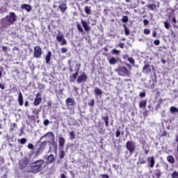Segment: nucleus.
<instances>
[{
    "label": "nucleus",
    "mask_w": 178,
    "mask_h": 178,
    "mask_svg": "<svg viewBox=\"0 0 178 178\" xmlns=\"http://www.w3.org/2000/svg\"><path fill=\"white\" fill-rule=\"evenodd\" d=\"M45 166H47L45 161L43 159H40L32 163L31 170L33 173H38V172H41Z\"/></svg>",
    "instance_id": "f257e3e1"
},
{
    "label": "nucleus",
    "mask_w": 178,
    "mask_h": 178,
    "mask_svg": "<svg viewBox=\"0 0 178 178\" xmlns=\"http://www.w3.org/2000/svg\"><path fill=\"white\" fill-rule=\"evenodd\" d=\"M16 14L15 13H9V15H7L5 19H1V24L3 27H8L12 24H15V22L17 20Z\"/></svg>",
    "instance_id": "f03ea898"
},
{
    "label": "nucleus",
    "mask_w": 178,
    "mask_h": 178,
    "mask_svg": "<svg viewBox=\"0 0 178 178\" xmlns=\"http://www.w3.org/2000/svg\"><path fill=\"white\" fill-rule=\"evenodd\" d=\"M115 72L118 73L119 76H130V71L126 67V66H119L116 70Z\"/></svg>",
    "instance_id": "7ed1b4c3"
},
{
    "label": "nucleus",
    "mask_w": 178,
    "mask_h": 178,
    "mask_svg": "<svg viewBox=\"0 0 178 178\" xmlns=\"http://www.w3.org/2000/svg\"><path fill=\"white\" fill-rule=\"evenodd\" d=\"M80 67H81V64H76L75 72L70 76V83H74L76 81V79H77V76H79V73H80Z\"/></svg>",
    "instance_id": "20e7f679"
},
{
    "label": "nucleus",
    "mask_w": 178,
    "mask_h": 178,
    "mask_svg": "<svg viewBox=\"0 0 178 178\" xmlns=\"http://www.w3.org/2000/svg\"><path fill=\"white\" fill-rule=\"evenodd\" d=\"M126 148L128 149L129 154H133L136 151V143L133 141L128 140L126 143Z\"/></svg>",
    "instance_id": "39448f33"
},
{
    "label": "nucleus",
    "mask_w": 178,
    "mask_h": 178,
    "mask_svg": "<svg viewBox=\"0 0 178 178\" xmlns=\"http://www.w3.org/2000/svg\"><path fill=\"white\" fill-rule=\"evenodd\" d=\"M47 143H48V142H47V141L41 142L40 143H39L38 145V148H37V151L35 152V155H40V154H41V152L44 151V149H45Z\"/></svg>",
    "instance_id": "423d86ee"
},
{
    "label": "nucleus",
    "mask_w": 178,
    "mask_h": 178,
    "mask_svg": "<svg viewBox=\"0 0 178 178\" xmlns=\"http://www.w3.org/2000/svg\"><path fill=\"white\" fill-rule=\"evenodd\" d=\"M41 55H42V50L41 49V47L35 46L34 47L33 51L34 58H41Z\"/></svg>",
    "instance_id": "0eeeda50"
},
{
    "label": "nucleus",
    "mask_w": 178,
    "mask_h": 178,
    "mask_svg": "<svg viewBox=\"0 0 178 178\" xmlns=\"http://www.w3.org/2000/svg\"><path fill=\"white\" fill-rule=\"evenodd\" d=\"M87 79H88L87 74H86V73H82L81 75L78 76L76 79V83L78 84H80V83H84L87 81Z\"/></svg>",
    "instance_id": "6e6552de"
},
{
    "label": "nucleus",
    "mask_w": 178,
    "mask_h": 178,
    "mask_svg": "<svg viewBox=\"0 0 178 178\" xmlns=\"http://www.w3.org/2000/svg\"><path fill=\"white\" fill-rule=\"evenodd\" d=\"M56 40L58 42H60L61 46L67 45V42L66 41V39H65L63 34L57 35Z\"/></svg>",
    "instance_id": "1a4fd4ad"
},
{
    "label": "nucleus",
    "mask_w": 178,
    "mask_h": 178,
    "mask_svg": "<svg viewBox=\"0 0 178 178\" xmlns=\"http://www.w3.org/2000/svg\"><path fill=\"white\" fill-rule=\"evenodd\" d=\"M42 101V98L41 97V94L38 93L36 95V97H35V100L33 102V105L35 106H38V105H40V104H41Z\"/></svg>",
    "instance_id": "9d476101"
},
{
    "label": "nucleus",
    "mask_w": 178,
    "mask_h": 178,
    "mask_svg": "<svg viewBox=\"0 0 178 178\" xmlns=\"http://www.w3.org/2000/svg\"><path fill=\"white\" fill-rule=\"evenodd\" d=\"M143 73L145 74H149L152 71L151 70V65L149 64H145L142 70Z\"/></svg>",
    "instance_id": "9b49d317"
},
{
    "label": "nucleus",
    "mask_w": 178,
    "mask_h": 178,
    "mask_svg": "<svg viewBox=\"0 0 178 178\" xmlns=\"http://www.w3.org/2000/svg\"><path fill=\"white\" fill-rule=\"evenodd\" d=\"M147 163H148V168H154L155 166V159L154 156L148 157L147 158Z\"/></svg>",
    "instance_id": "f8f14e48"
},
{
    "label": "nucleus",
    "mask_w": 178,
    "mask_h": 178,
    "mask_svg": "<svg viewBox=\"0 0 178 178\" xmlns=\"http://www.w3.org/2000/svg\"><path fill=\"white\" fill-rule=\"evenodd\" d=\"M65 104L67 108H70V106H74V100L72 99L71 97H68L65 100Z\"/></svg>",
    "instance_id": "ddd939ff"
},
{
    "label": "nucleus",
    "mask_w": 178,
    "mask_h": 178,
    "mask_svg": "<svg viewBox=\"0 0 178 178\" xmlns=\"http://www.w3.org/2000/svg\"><path fill=\"white\" fill-rule=\"evenodd\" d=\"M81 23L85 31H86V33H88V31H90V30H91V27L90 26H88V24H87V22L82 19L81 21Z\"/></svg>",
    "instance_id": "4468645a"
},
{
    "label": "nucleus",
    "mask_w": 178,
    "mask_h": 178,
    "mask_svg": "<svg viewBox=\"0 0 178 178\" xmlns=\"http://www.w3.org/2000/svg\"><path fill=\"white\" fill-rule=\"evenodd\" d=\"M58 8L60 9L62 13H65L67 10V5L65 3H63L59 5Z\"/></svg>",
    "instance_id": "2eb2a0df"
},
{
    "label": "nucleus",
    "mask_w": 178,
    "mask_h": 178,
    "mask_svg": "<svg viewBox=\"0 0 178 178\" xmlns=\"http://www.w3.org/2000/svg\"><path fill=\"white\" fill-rule=\"evenodd\" d=\"M65 138L63 137H59L58 138V145L60 147V148H63V147H65Z\"/></svg>",
    "instance_id": "dca6fc26"
},
{
    "label": "nucleus",
    "mask_w": 178,
    "mask_h": 178,
    "mask_svg": "<svg viewBox=\"0 0 178 178\" xmlns=\"http://www.w3.org/2000/svg\"><path fill=\"white\" fill-rule=\"evenodd\" d=\"M18 102L19 106H23V94L21 92L18 95Z\"/></svg>",
    "instance_id": "f3484780"
},
{
    "label": "nucleus",
    "mask_w": 178,
    "mask_h": 178,
    "mask_svg": "<svg viewBox=\"0 0 178 178\" xmlns=\"http://www.w3.org/2000/svg\"><path fill=\"white\" fill-rule=\"evenodd\" d=\"M139 108L140 109L147 108V100H142L139 102Z\"/></svg>",
    "instance_id": "a211bd4d"
},
{
    "label": "nucleus",
    "mask_w": 178,
    "mask_h": 178,
    "mask_svg": "<svg viewBox=\"0 0 178 178\" xmlns=\"http://www.w3.org/2000/svg\"><path fill=\"white\" fill-rule=\"evenodd\" d=\"M167 161L171 165H173V163H175V157L172 155L167 156Z\"/></svg>",
    "instance_id": "6ab92c4d"
},
{
    "label": "nucleus",
    "mask_w": 178,
    "mask_h": 178,
    "mask_svg": "<svg viewBox=\"0 0 178 178\" xmlns=\"http://www.w3.org/2000/svg\"><path fill=\"white\" fill-rule=\"evenodd\" d=\"M21 8L22 9H25L27 12H30L31 10V6L29 4H22Z\"/></svg>",
    "instance_id": "aec40b11"
},
{
    "label": "nucleus",
    "mask_w": 178,
    "mask_h": 178,
    "mask_svg": "<svg viewBox=\"0 0 178 178\" xmlns=\"http://www.w3.org/2000/svg\"><path fill=\"white\" fill-rule=\"evenodd\" d=\"M154 176L156 178H161V176H162V172H161L160 169H156L154 170Z\"/></svg>",
    "instance_id": "412c9836"
},
{
    "label": "nucleus",
    "mask_w": 178,
    "mask_h": 178,
    "mask_svg": "<svg viewBox=\"0 0 178 178\" xmlns=\"http://www.w3.org/2000/svg\"><path fill=\"white\" fill-rule=\"evenodd\" d=\"M51 56H52V52L48 51L45 57L46 63H49V62L51 61Z\"/></svg>",
    "instance_id": "4be33fe9"
},
{
    "label": "nucleus",
    "mask_w": 178,
    "mask_h": 178,
    "mask_svg": "<svg viewBox=\"0 0 178 178\" xmlns=\"http://www.w3.org/2000/svg\"><path fill=\"white\" fill-rule=\"evenodd\" d=\"M102 120H104L106 127H109V116L102 117Z\"/></svg>",
    "instance_id": "5701e85b"
},
{
    "label": "nucleus",
    "mask_w": 178,
    "mask_h": 178,
    "mask_svg": "<svg viewBox=\"0 0 178 178\" xmlns=\"http://www.w3.org/2000/svg\"><path fill=\"white\" fill-rule=\"evenodd\" d=\"M47 161L49 163H52L55 161V156H54V154H50L47 157Z\"/></svg>",
    "instance_id": "b1692460"
},
{
    "label": "nucleus",
    "mask_w": 178,
    "mask_h": 178,
    "mask_svg": "<svg viewBox=\"0 0 178 178\" xmlns=\"http://www.w3.org/2000/svg\"><path fill=\"white\" fill-rule=\"evenodd\" d=\"M108 62L110 65H116L118 63V59L115 58V57H111L109 60Z\"/></svg>",
    "instance_id": "393cba45"
},
{
    "label": "nucleus",
    "mask_w": 178,
    "mask_h": 178,
    "mask_svg": "<svg viewBox=\"0 0 178 178\" xmlns=\"http://www.w3.org/2000/svg\"><path fill=\"white\" fill-rule=\"evenodd\" d=\"M147 8L150 10H154L156 9V5L155 4H148L147 5Z\"/></svg>",
    "instance_id": "a878e982"
},
{
    "label": "nucleus",
    "mask_w": 178,
    "mask_h": 178,
    "mask_svg": "<svg viewBox=\"0 0 178 178\" xmlns=\"http://www.w3.org/2000/svg\"><path fill=\"white\" fill-rule=\"evenodd\" d=\"M95 94H96V95H102V90H101L99 88H95Z\"/></svg>",
    "instance_id": "bb28decb"
},
{
    "label": "nucleus",
    "mask_w": 178,
    "mask_h": 178,
    "mask_svg": "<svg viewBox=\"0 0 178 178\" xmlns=\"http://www.w3.org/2000/svg\"><path fill=\"white\" fill-rule=\"evenodd\" d=\"M123 26L124 29L125 35H130V30L129 29V28H127L126 24H123Z\"/></svg>",
    "instance_id": "cd10ccee"
},
{
    "label": "nucleus",
    "mask_w": 178,
    "mask_h": 178,
    "mask_svg": "<svg viewBox=\"0 0 178 178\" xmlns=\"http://www.w3.org/2000/svg\"><path fill=\"white\" fill-rule=\"evenodd\" d=\"M69 136H70V140H74V138H76V134L73 131L69 133Z\"/></svg>",
    "instance_id": "c85d7f7f"
},
{
    "label": "nucleus",
    "mask_w": 178,
    "mask_h": 178,
    "mask_svg": "<svg viewBox=\"0 0 178 178\" xmlns=\"http://www.w3.org/2000/svg\"><path fill=\"white\" fill-rule=\"evenodd\" d=\"M85 12L86 15H91V7L85 6Z\"/></svg>",
    "instance_id": "c756f323"
},
{
    "label": "nucleus",
    "mask_w": 178,
    "mask_h": 178,
    "mask_svg": "<svg viewBox=\"0 0 178 178\" xmlns=\"http://www.w3.org/2000/svg\"><path fill=\"white\" fill-rule=\"evenodd\" d=\"M163 24H164V27L167 30H169V27H172V26L170 25V24L168 21H165Z\"/></svg>",
    "instance_id": "7c9ffc66"
},
{
    "label": "nucleus",
    "mask_w": 178,
    "mask_h": 178,
    "mask_svg": "<svg viewBox=\"0 0 178 178\" xmlns=\"http://www.w3.org/2000/svg\"><path fill=\"white\" fill-rule=\"evenodd\" d=\"M139 163H140V165H144L145 163H147V161L145 160L144 158L143 157H140L138 159Z\"/></svg>",
    "instance_id": "2f4dec72"
},
{
    "label": "nucleus",
    "mask_w": 178,
    "mask_h": 178,
    "mask_svg": "<svg viewBox=\"0 0 178 178\" xmlns=\"http://www.w3.org/2000/svg\"><path fill=\"white\" fill-rule=\"evenodd\" d=\"M127 60L129 62V63H131V65H133V66H134V65L136 63V60H134V59L133 58L129 57L127 58Z\"/></svg>",
    "instance_id": "473e14b6"
},
{
    "label": "nucleus",
    "mask_w": 178,
    "mask_h": 178,
    "mask_svg": "<svg viewBox=\"0 0 178 178\" xmlns=\"http://www.w3.org/2000/svg\"><path fill=\"white\" fill-rule=\"evenodd\" d=\"M76 27L78 31H80L81 33H83L84 31V30L83 29V26H81L80 24H77Z\"/></svg>",
    "instance_id": "72a5a7b5"
},
{
    "label": "nucleus",
    "mask_w": 178,
    "mask_h": 178,
    "mask_svg": "<svg viewBox=\"0 0 178 178\" xmlns=\"http://www.w3.org/2000/svg\"><path fill=\"white\" fill-rule=\"evenodd\" d=\"M171 177H172V178H178V172H177V171H174V172L171 174Z\"/></svg>",
    "instance_id": "f704fd0d"
},
{
    "label": "nucleus",
    "mask_w": 178,
    "mask_h": 178,
    "mask_svg": "<svg viewBox=\"0 0 178 178\" xmlns=\"http://www.w3.org/2000/svg\"><path fill=\"white\" fill-rule=\"evenodd\" d=\"M70 63H72V60H68V64H69V68H68V70H69V71H70V72H73V66H72V65H71Z\"/></svg>",
    "instance_id": "c9c22d12"
},
{
    "label": "nucleus",
    "mask_w": 178,
    "mask_h": 178,
    "mask_svg": "<svg viewBox=\"0 0 178 178\" xmlns=\"http://www.w3.org/2000/svg\"><path fill=\"white\" fill-rule=\"evenodd\" d=\"M19 143H20L22 145H24L26 143H27V139L22 138L19 140Z\"/></svg>",
    "instance_id": "e433bc0d"
},
{
    "label": "nucleus",
    "mask_w": 178,
    "mask_h": 178,
    "mask_svg": "<svg viewBox=\"0 0 178 178\" xmlns=\"http://www.w3.org/2000/svg\"><path fill=\"white\" fill-rule=\"evenodd\" d=\"M121 20L123 23H127L129 22V17L124 16Z\"/></svg>",
    "instance_id": "4c0bfd02"
},
{
    "label": "nucleus",
    "mask_w": 178,
    "mask_h": 178,
    "mask_svg": "<svg viewBox=\"0 0 178 178\" xmlns=\"http://www.w3.org/2000/svg\"><path fill=\"white\" fill-rule=\"evenodd\" d=\"M120 53V51L116 49H113L111 52V54H113V55H118Z\"/></svg>",
    "instance_id": "58836bf2"
},
{
    "label": "nucleus",
    "mask_w": 178,
    "mask_h": 178,
    "mask_svg": "<svg viewBox=\"0 0 178 178\" xmlns=\"http://www.w3.org/2000/svg\"><path fill=\"white\" fill-rule=\"evenodd\" d=\"M16 127H17V124L14 122L11 124L10 130L13 131Z\"/></svg>",
    "instance_id": "ea45409f"
},
{
    "label": "nucleus",
    "mask_w": 178,
    "mask_h": 178,
    "mask_svg": "<svg viewBox=\"0 0 178 178\" xmlns=\"http://www.w3.org/2000/svg\"><path fill=\"white\" fill-rule=\"evenodd\" d=\"M65 158V151L62 150L60 152V159H63Z\"/></svg>",
    "instance_id": "a19ab883"
},
{
    "label": "nucleus",
    "mask_w": 178,
    "mask_h": 178,
    "mask_svg": "<svg viewBox=\"0 0 178 178\" xmlns=\"http://www.w3.org/2000/svg\"><path fill=\"white\" fill-rule=\"evenodd\" d=\"M143 33L144 34H146L147 35H148L149 34H150L151 31L148 29H145Z\"/></svg>",
    "instance_id": "79ce46f5"
},
{
    "label": "nucleus",
    "mask_w": 178,
    "mask_h": 178,
    "mask_svg": "<svg viewBox=\"0 0 178 178\" xmlns=\"http://www.w3.org/2000/svg\"><path fill=\"white\" fill-rule=\"evenodd\" d=\"M145 95H146L145 92H140L139 93V97H140V98H145Z\"/></svg>",
    "instance_id": "37998d69"
},
{
    "label": "nucleus",
    "mask_w": 178,
    "mask_h": 178,
    "mask_svg": "<svg viewBox=\"0 0 178 178\" xmlns=\"http://www.w3.org/2000/svg\"><path fill=\"white\" fill-rule=\"evenodd\" d=\"M61 52L62 54H66V52H67V48L66 47L61 48Z\"/></svg>",
    "instance_id": "c03bdc74"
},
{
    "label": "nucleus",
    "mask_w": 178,
    "mask_h": 178,
    "mask_svg": "<svg viewBox=\"0 0 178 178\" xmlns=\"http://www.w3.org/2000/svg\"><path fill=\"white\" fill-rule=\"evenodd\" d=\"M89 106H94L95 105V102L94 99H92L89 103H88Z\"/></svg>",
    "instance_id": "a18cd8bd"
},
{
    "label": "nucleus",
    "mask_w": 178,
    "mask_h": 178,
    "mask_svg": "<svg viewBox=\"0 0 178 178\" xmlns=\"http://www.w3.org/2000/svg\"><path fill=\"white\" fill-rule=\"evenodd\" d=\"M28 148H29V149H34V145L31 143H29L28 145Z\"/></svg>",
    "instance_id": "49530a36"
},
{
    "label": "nucleus",
    "mask_w": 178,
    "mask_h": 178,
    "mask_svg": "<svg viewBox=\"0 0 178 178\" xmlns=\"http://www.w3.org/2000/svg\"><path fill=\"white\" fill-rule=\"evenodd\" d=\"M43 124H44L45 126H48V124H49V120H44L43 122Z\"/></svg>",
    "instance_id": "de8ad7c7"
},
{
    "label": "nucleus",
    "mask_w": 178,
    "mask_h": 178,
    "mask_svg": "<svg viewBox=\"0 0 178 178\" xmlns=\"http://www.w3.org/2000/svg\"><path fill=\"white\" fill-rule=\"evenodd\" d=\"M154 45H159V44H161V42L159 41V40H154Z\"/></svg>",
    "instance_id": "09e8293b"
},
{
    "label": "nucleus",
    "mask_w": 178,
    "mask_h": 178,
    "mask_svg": "<svg viewBox=\"0 0 178 178\" xmlns=\"http://www.w3.org/2000/svg\"><path fill=\"white\" fill-rule=\"evenodd\" d=\"M2 51H3V52H8V47L3 46L2 47Z\"/></svg>",
    "instance_id": "8fccbe9b"
},
{
    "label": "nucleus",
    "mask_w": 178,
    "mask_h": 178,
    "mask_svg": "<svg viewBox=\"0 0 178 178\" xmlns=\"http://www.w3.org/2000/svg\"><path fill=\"white\" fill-rule=\"evenodd\" d=\"M115 136H116L117 138L120 136V130L118 129L116 131Z\"/></svg>",
    "instance_id": "3c124183"
},
{
    "label": "nucleus",
    "mask_w": 178,
    "mask_h": 178,
    "mask_svg": "<svg viewBox=\"0 0 178 178\" xmlns=\"http://www.w3.org/2000/svg\"><path fill=\"white\" fill-rule=\"evenodd\" d=\"M143 23L145 26H147V24H149V21H148V19H144Z\"/></svg>",
    "instance_id": "603ef678"
},
{
    "label": "nucleus",
    "mask_w": 178,
    "mask_h": 178,
    "mask_svg": "<svg viewBox=\"0 0 178 178\" xmlns=\"http://www.w3.org/2000/svg\"><path fill=\"white\" fill-rule=\"evenodd\" d=\"M101 177H102V178H109V175H108L106 174H102V175H101Z\"/></svg>",
    "instance_id": "864d4df0"
},
{
    "label": "nucleus",
    "mask_w": 178,
    "mask_h": 178,
    "mask_svg": "<svg viewBox=\"0 0 178 178\" xmlns=\"http://www.w3.org/2000/svg\"><path fill=\"white\" fill-rule=\"evenodd\" d=\"M118 47L123 49V48H124V43H119Z\"/></svg>",
    "instance_id": "5fc2aeb1"
},
{
    "label": "nucleus",
    "mask_w": 178,
    "mask_h": 178,
    "mask_svg": "<svg viewBox=\"0 0 178 178\" xmlns=\"http://www.w3.org/2000/svg\"><path fill=\"white\" fill-rule=\"evenodd\" d=\"M152 37H154V38H155L156 37V31H153Z\"/></svg>",
    "instance_id": "6e6d98bb"
},
{
    "label": "nucleus",
    "mask_w": 178,
    "mask_h": 178,
    "mask_svg": "<svg viewBox=\"0 0 178 178\" xmlns=\"http://www.w3.org/2000/svg\"><path fill=\"white\" fill-rule=\"evenodd\" d=\"M0 88L1 90H5V85L3 83H0Z\"/></svg>",
    "instance_id": "4d7b16f0"
},
{
    "label": "nucleus",
    "mask_w": 178,
    "mask_h": 178,
    "mask_svg": "<svg viewBox=\"0 0 178 178\" xmlns=\"http://www.w3.org/2000/svg\"><path fill=\"white\" fill-rule=\"evenodd\" d=\"M171 35H172L173 38H176V33L173 31H171Z\"/></svg>",
    "instance_id": "13d9d810"
},
{
    "label": "nucleus",
    "mask_w": 178,
    "mask_h": 178,
    "mask_svg": "<svg viewBox=\"0 0 178 178\" xmlns=\"http://www.w3.org/2000/svg\"><path fill=\"white\" fill-rule=\"evenodd\" d=\"M6 10V8H5L4 7H1V8H0V12H5Z\"/></svg>",
    "instance_id": "bf43d9fd"
},
{
    "label": "nucleus",
    "mask_w": 178,
    "mask_h": 178,
    "mask_svg": "<svg viewBox=\"0 0 178 178\" xmlns=\"http://www.w3.org/2000/svg\"><path fill=\"white\" fill-rule=\"evenodd\" d=\"M172 22H173V23H174L175 24H176V23H177V21L176 20V17H174L172 18Z\"/></svg>",
    "instance_id": "052dcab7"
},
{
    "label": "nucleus",
    "mask_w": 178,
    "mask_h": 178,
    "mask_svg": "<svg viewBox=\"0 0 178 178\" xmlns=\"http://www.w3.org/2000/svg\"><path fill=\"white\" fill-rule=\"evenodd\" d=\"M161 63H163V65H166V60L162 58L161 59Z\"/></svg>",
    "instance_id": "680f3d73"
},
{
    "label": "nucleus",
    "mask_w": 178,
    "mask_h": 178,
    "mask_svg": "<svg viewBox=\"0 0 178 178\" xmlns=\"http://www.w3.org/2000/svg\"><path fill=\"white\" fill-rule=\"evenodd\" d=\"M175 141L178 144V134L175 136Z\"/></svg>",
    "instance_id": "e2e57ef3"
},
{
    "label": "nucleus",
    "mask_w": 178,
    "mask_h": 178,
    "mask_svg": "<svg viewBox=\"0 0 178 178\" xmlns=\"http://www.w3.org/2000/svg\"><path fill=\"white\" fill-rule=\"evenodd\" d=\"M168 135V133L166 131H164L163 134H162V137L165 136H167Z\"/></svg>",
    "instance_id": "0e129e2a"
},
{
    "label": "nucleus",
    "mask_w": 178,
    "mask_h": 178,
    "mask_svg": "<svg viewBox=\"0 0 178 178\" xmlns=\"http://www.w3.org/2000/svg\"><path fill=\"white\" fill-rule=\"evenodd\" d=\"M149 152V150H148L147 149H145V154H146V155L148 154Z\"/></svg>",
    "instance_id": "69168bd1"
},
{
    "label": "nucleus",
    "mask_w": 178,
    "mask_h": 178,
    "mask_svg": "<svg viewBox=\"0 0 178 178\" xmlns=\"http://www.w3.org/2000/svg\"><path fill=\"white\" fill-rule=\"evenodd\" d=\"M60 177L61 178H66V175H65V174H61Z\"/></svg>",
    "instance_id": "338daca9"
},
{
    "label": "nucleus",
    "mask_w": 178,
    "mask_h": 178,
    "mask_svg": "<svg viewBox=\"0 0 178 178\" xmlns=\"http://www.w3.org/2000/svg\"><path fill=\"white\" fill-rule=\"evenodd\" d=\"M25 106H29V101H26L24 104Z\"/></svg>",
    "instance_id": "774afa93"
}]
</instances>
